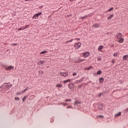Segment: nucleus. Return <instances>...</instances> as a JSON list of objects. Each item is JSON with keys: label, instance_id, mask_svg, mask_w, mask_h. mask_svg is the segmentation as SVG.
Wrapping results in <instances>:
<instances>
[{"label": "nucleus", "instance_id": "9d476101", "mask_svg": "<svg viewBox=\"0 0 128 128\" xmlns=\"http://www.w3.org/2000/svg\"><path fill=\"white\" fill-rule=\"evenodd\" d=\"M44 64V60H40L38 62V66H41V64Z\"/></svg>", "mask_w": 128, "mask_h": 128}, {"label": "nucleus", "instance_id": "37998d69", "mask_svg": "<svg viewBox=\"0 0 128 128\" xmlns=\"http://www.w3.org/2000/svg\"><path fill=\"white\" fill-rule=\"evenodd\" d=\"M112 64H114V60H112Z\"/></svg>", "mask_w": 128, "mask_h": 128}, {"label": "nucleus", "instance_id": "72a5a7b5", "mask_svg": "<svg viewBox=\"0 0 128 128\" xmlns=\"http://www.w3.org/2000/svg\"><path fill=\"white\" fill-rule=\"evenodd\" d=\"M29 26L28 25H26L25 26H24V30H26V28H28Z\"/></svg>", "mask_w": 128, "mask_h": 128}, {"label": "nucleus", "instance_id": "8fccbe9b", "mask_svg": "<svg viewBox=\"0 0 128 128\" xmlns=\"http://www.w3.org/2000/svg\"><path fill=\"white\" fill-rule=\"evenodd\" d=\"M26 0V2H30V0Z\"/></svg>", "mask_w": 128, "mask_h": 128}, {"label": "nucleus", "instance_id": "f257e3e1", "mask_svg": "<svg viewBox=\"0 0 128 128\" xmlns=\"http://www.w3.org/2000/svg\"><path fill=\"white\" fill-rule=\"evenodd\" d=\"M10 88V85L6 84V82H4L2 86H0V90H9Z\"/></svg>", "mask_w": 128, "mask_h": 128}, {"label": "nucleus", "instance_id": "13d9d810", "mask_svg": "<svg viewBox=\"0 0 128 128\" xmlns=\"http://www.w3.org/2000/svg\"><path fill=\"white\" fill-rule=\"evenodd\" d=\"M111 46H112V45H111Z\"/></svg>", "mask_w": 128, "mask_h": 128}, {"label": "nucleus", "instance_id": "9b49d317", "mask_svg": "<svg viewBox=\"0 0 128 128\" xmlns=\"http://www.w3.org/2000/svg\"><path fill=\"white\" fill-rule=\"evenodd\" d=\"M92 28H100V24H94L92 26Z\"/></svg>", "mask_w": 128, "mask_h": 128}, {"label": "nucleus", "instance_id": "393cba45", "mask_svg": "<svg viewBox=\"0 0 128 128\" xmlns=\"http://www.w3.org/2000/svg\"><path fill=\"white\" fill-rule=\"evenodd\" d=\"M48 52L47 51L44 50L40 52V54H44Z\"/></svg>", "mask_w": 128, "mask_h": 128}, {"label": "nucleus", "instance_id": "c03bdc74", "mask_svg": "<svg viewBox=\"0 0 128 128\" xmlns=\"http://www.w3.org/2000/svg\"><path fill=\"white\" fill-rule=\"evenodd\" d=\"M9 86H10V88H12V84H10L9 85Z\"/></svg>", "mask_w": 128, "mask_h": 128}, {"label": "nucleus", "instance_id": "603ef678", "mask_svg": "<svg viewBox=\"0 0 128 128\" xmlns=\"http://www.w3.org/2000/svg\"><path fill=\"white\" fill-rule=\"evenodd\" d=\"M10 82H6V84H9Z\"/></svg>", "mask_w": 128, "mask_h": 128}, {"label": "nucleus", "instance_id": "4468645a", "mask_svg": "<svg viewBox=\"0 0 128 128\" xmlns=\"http://www.w3.org/2000/svg\"><path fill=\"white\" fill-rule=\"evenodd\" d=\"M124 42V38H120V40H118V42L120 44H122Z\"/></svg>", "mask_w": 128, "mask_h": 128}, {"label": "nucleus", "instance_id": "6ab92c4d", "mask_svg": "<svg viewBox=\"0 0 128 128\" xmlns=\"http://www.w3.org/2000/svg\"><path fill=\"white\" fill-rule=\"evenodd\" d=\"M84 60H86V59H83V60H78V62H76L77 64H80V62H84Z\"/></svg>", "mask_w": 128, "mask_h": 128}, {"label": "nucleus", "instance_id": "5701e85b", "mask_svg": "<svg viewBox=\"0 0 128 128\" xmlns=\"http://www.w3.org/2000/svg\"><path fill=\"white\" fill-rule=\"evenodd\" d=\"M80 104V102H78V101H76L74 102V106H78V104Z\"/></svg>", "mask_w": 128, "mask_h": 128}, {"label": "nucleus", "instance_id": "473e14b6", "mask_svg": "<svg viewBox=\"0 0 128 128\" xmlns=\"http://www.w3.org/2000/svg\"><path fill=\"white\" fill-rule=\"evenodd\" d=\"M66 102H72V99H69V100H65Z\"/></svg>", "mask_w": 128, "mask_h": 128}, {"label": "nucleus", "instance_id": "3c124183", "mask_svg": "<svg viewBox=\"0 0 128 128\" xmlns=\"http://www.w3.org/2000/svg\"><path fill=\"white\" fill-rule=\"evenodd\" d=\"M18 44H14V46H16Z\"/></svg>", "mask_w": 128, "mask_h": 128}, {"label": "nucleus", "instance_id": "ddd939ff", "mask_svg": "<svg viewBox=\"0 0 128 128\" xmlns=\"http://www.w3.org/2000/svg\"><path fill=\"white\" fill-rule=\"evenodd\" d=\"M102 48H104V46L100 45L98 48V50L100 52V50H102Z\"/></svg>", "mask_w": 128, "mask_h": 128}, {"label": "nucleus", "instance_id": "a211bd4d", "mask_svg": "<svg viewBox=\"0 0 128 128\" xmlns=\"http://www.w3.org/2000/svg\"><path fill=\"white\" fill-rule=\"evenodd\" d=\"M92 68H94V67H92V66H90V67L85 68V70H92Z\"/></svg>", "mask_w": 128, "mask_h": 128}, {"label": "nucleus", "instance_id": "6e6552de", "mask_svg": "<svg viewBox=\"0 0 128 128\" xmlns=\"http://www.w3.org/2000/svg\"><path fill=\"white\" fill-rule=\"evenodd\" d=\"M84 80V78H82L79 80H76L74 82V84H80V82H82Z\"/></svg>", "mask_w": 128, "mask_h": 128}, {"label": "nucleus", "instance_id": "49530a36", "mask_svg": "<svg viewBox=\"0 0 128 128\" xmlns=\"http://www.w3.org/2000/svg\"><path fill=\"white\" fill-rule=\"evenodd\" d=\"M93 74H94V76H96V74H96V72H94Z\"/></svg>", "mask_w": 128, "mask_h": 128}, {"label": "nucleus", "instance_id": "aec40b11", "mask_svg": "<svg viewBox=\"0 0 128 128\" xmlns=\"http://www.w3.org/2000/svg\"><path fill=\"white\" fill-rule=\"evenodd\" d=\"M114 7H112L111 8H110L109 10H108L106 12H112V10H114Z\"/></svg>", "mask_w": 128, "mask_h": 128}, {"label": "nucleus", "instance_id": "1a4fd4ad", "mask_svg": "<svg viewBox=\"0 0 128 128\" xmlns=\"http://www.w3.org/2000/svg\"><path fill=\"white\" fill-rule=\"evenodd\" d=\"M14 66H10L6 68V70H14Z\"/></svg>", "mask_w": 128, "mask_h": 128}, {"label": "nucleus", "instance_id": "864d4df0", "mask_svg": "<svg viewBox=\"0 0 128 128\" xmlns=\"http://www.w3.org/2000/svg\"><path fill=\"white\" fill-rule=\"evenodd\" d=\"M65 106H68V104H65Z\"/></svg>", "mask_w": 128, "mask_h": 128}, {"label": "nucleus", "instance_id": "39448f33", "mask_svg": "<svg viewBox=\"0 0 128 128\" xmlns=\"http://www.w3.org/2000/svg\"><path fill=\"white\" fill-rule=\"evenodd\" d=\"M68 88L69 90H72L74 88V83H70L68 85Z\"/></svg>", "mask_w": 128, "mask_h": 128}, {"label": "nucleus", "instance_id": "7c9ffc66", "mask_svg": "<svg viewBox=\"0 0 128 128\" xmlns=\"http://www.w3.org/2000/svg\"><path fill=\"white\" fill-rule=\"evenodd\" d=\"M72 40H74L72 39L70 40H68L66 42V44H68V42H72Z\"/></svg>", "mask_w": 128, "mask_h": 128}, {"label": "nucleus", "instance_id": "c9c22d12", "mask_svg": "<svg viewBox=\"0 0 128 128\" xmlns=\"http://www.w3.org/2000/svg\"><path fill=\"white\" fill-rule=\"evenodd\" d=\"M114 56H118V53H114Z\"/></svg>", "mask_w": 128, "mask_h": 128}, {"label": "nucleus", "instance_id": "a19ab883", "mask_svg": "<svg viewBox=\"0 0 128 128\" xmlns=\"http://www.w3.org/2000/svg\"><path fill=\"white\" fill-rule=\"evenodd\" d=\"M20 92H18L16 94V96H20Z\"/></svg>", "mask_w": 128, "mask_h": 128}, {"label": "nucleus", "instance_id": "5fc2aeb1", "mask_svg": "<svg viewBox=\"0 0 128 128\" xmlns=\"http://www.w3.org/2000/svg\"><path fill=\"white\" fill-rule=\"evenodd\" d=\"M126 90H128V88H126Z\"/></svg>", "mask_w": 128, "mask_h": 128}, {"label": "nucleus", "instance_id": "423d86ee", "mask_svg": "<svg viewBox=\"0 0 128 128\" xmlns=\"http://www.w3.org/2000/svg\"><path fill=\"white\" fill-rule=\"evenodd\" d=\"M42 12H40L39 13H37L36 14H34L33 16H32V18H38V16H40V14H42Z\"/></svg>", "mask_w": 128, "mask_h": 128}, {"label": "nucleus", "instance_id": "412c9836", "mask_svg": "<svg viewBox=\"0 0 128 128\" xmlns=\"http://www.w3.org/2000/svg\"><path fill=\"white\" fill-rule=\"evenodd\" d=\"M128 58V55H125L123 56V60H126V58Z\"/></svg>", "mask_w": 128, "mask_h": 128}, {"label": "nucleus", "instance_id": "0eeeda50", "mask_svg": "<svg viewBox=\"0 0 128 128\" xmlns=\"http://www.w3.org/2000/svg\"><path fill=\"white\" fill-rule=\"evenodd\" d=\"M60 76H68V72H60Z\"/></svg>", "mask_w": 128, "mask_h": 128}, {"label": "nucleus", "instance_id": "58836bf2", "mask_svg": "<svg viewBox=\"0 0 128 128\" xmlns=\"http://www.w3.org/2000/svg\"><path fill=\"white\" fill-rule=\"evenodd\" d=\"M98 118H104V116L98 115Z\"/></svg>", "mask_w": 128, "mask_h": 128}, {"label": "nucleus", "instance_id": "e433bc0d", "mask_svg": "<svg viewBox=\"0 0 128 128\" xmlns=\"http://www.w3.org/2000/svg\"><path fill=\"white\" fill-rule=\"evenodd\" d=\"M98 62H100L102 60V58H98Z\"/></svg>", "mask_w": 128, "mask_h": 128}, {"label": "nucleus", "instance_id": "6e6d98bb", "mask_svg": "<svg viewBox=\"0 0 128 128\" xmlns=\"http://www.w3.org/2000/svg\"><path fill=\"white\" fill-rule=\"evenodd\" d=\"M82 18H84V17H82Z\"/></svg>", "mask_w": 128, "mask_h": 128}, {"label": "nucleus", "instance_id": "2eb2a0df", "mask_svg": "<svg viewBox=\"0 0 128 128\" xmlns=\"http://www.w3.org/2000/svg\"><path fill=\"white\" fill-rule=\"evenodd\" d=\"M104 79L102 78H99V82L100 84H102L104 82Z\"/></svg>", "mask_w": 128, "mask_h": 128}, {"label": "nucleus", "instance_id": "2f4dec72", "mask_svg": "<svg viewBox=\"0 0 128 128\" xmlns=\"http://www.w3.org/2000/svg\"><path fill=\"white\" fill-rule=\"evenodd\" d=\"M28 89V88H27L24 89V90L22 91V92H26V90Z\"/></svg>", "mask_w": 128, "mask_h": 128}, {"label": "nucleus", "instance_id": "4c0bfd02", "mask_svg": "<svg viewBox=\"0 0 128 128\" xmlns=\"http://www.w3.org/2000/svg\"><path fill=\"white\" fill-rule=\"evenodd\" d=\"M72 76H76V72L73 73Z\"/></svg>", "mask_w": 128, "mask_h": 128}, {"label": "nucleus", "instance_id": "bb28decb", "mask_svg": "<svg viewBox=\"0 0 128 128\" xmlns=\"http://www.w3.org/2000/svg\"><path fill=\"white\" fill-rule=\"evenodd\" d=\"M24 30V26H22L21 28H19L18 29V31H20V30Z\"/></svg>", "mask_w": 128, "mask_h": 128}, {"label": "nucleus", "instance_id": "20e7f679", "mask_svg": "<svg viewBox=\"0 0 128 128\" xmlns=\"http://www.w3.org/2000/svg\"><path fill=\"white\" fill-rule=\"evenodd\" d=\"M82 54L84 58H86L88 57V56H90V53L89 52H84L83 53H82Z\"/></svg>", "mask_w": 128, "mask_h": 128}, {"label": "nucleus", "instance_id": "4be33fe9", "mask_svg": "<svg viewBox=\"0 0 128 128\" xmlns=\"http://www.w3.org/2000/svg\"><path fill=\"white\" fill-rule=\"evenodd\" d=\"M96 74H97L100 76L102 74V72L100 70H99L97 72Z\"/></svg>", "mask_w": 128, "mask_h": 128}, {"label": "nucleus", "instance_id": "c756f323", "mask_svg": "<svg viewBox=\"0 0 128 128\" xmlns=\"http://www.w3.org/2000/svg\"><path fill=\"white\" fill-rule=\"evenodd\" d=\"M14 100H20V97H15Z\"/></svg>", "mask_w": 128, "mask_h": 128}, {"label": "nucleus", "instance_id": "09e8293b", "mask_svg": "<svg viewBox=\"0 0 128 128\" xmlns=\"http://www.w3.org/2000/svg\"><path fill=\"white\" fill-rule=\"evenodd\" d=\"M76 40H80V38H77Z\"/></svg>", "mask_w": 128, "mask_h": 128}, {"label": "nucleus", "instance_id": "f704fd0d", "mask_svg": "<svg viewBox=\"0 0 128 128\" xmlns=\"http://www.w3.org/2000/svg\"><path fill=\"white\" fill-rule=\"evenodd\" d=\"M102 94H104V93H100V94L98 96L100 98V96H102Z\"/></svg>", "mask_w": 128, "mask_h": 128}, {"label": "nucleus", "instance_id": "b1692460", "mask_svg": "<svg viewBox=\"0 0 128 128\" xmlns=\"http://www.w3.org/2000/svg\"><path fill=\"white\" fill-rule=\"evenodd\" d=\"M114 16V14H111L108 18V20H112V17Z\"/></svg>", "mask_w": 128, "mask_h": 128}, {"label": "nucleus", "instance_id": "a878e982", "mask_svg": "<svg viewBox=\"0 0 128 128\" xmlns=\"http://www.w3.org/2000/svg\"><path fill=\"white\" fill-rule=\"evenodd\" d=\"M56 88H62V84H58L56 85Z\"/></svg>", "mask_w": 128, "mask_h": 128}, {"label": "nucleus", "instance_id": "7ed1b4c3", "mask_svg": "<svg viewBox=\"0 0 128 128\" xmlns=\"http://www.w3.org/2000/svg\"><path fill=\"white\" fill-rule=\"evenodd\" d=\"M104 108H105L103 104H98V110H104Z\"/></svg>", "mask_w": 128, "mask_h": 128}, {"label": "nucleus", "instance_id": "de8ad7c7", "mask_svg": "<svg viewBox=\"0 0 128 128\" xmlns=\"http://www.w3.org/2000/svg\"><path fill=\"white\" fill-rule=\"evenodd\" d=\"M50 122H54V119H51Z\"/></svg>", "mask_w": 128, "mask_h": 128}, {"label": "nucleus", "instance_id": "4d7b16f0", "mask_svg": "<svg viewBox=\"0 0 128 128\" xmlns=\"http://www.w3.org/2000/svg\"><path fill=\"white\" fill-rule=\"evenodd\" d=\"M72 0H70V2H72Z\"/></svg>", "mask_w": 128, "mask_h": 128}, {"label": "nucleus", "instance_id": "79ce46f5", "mask_svg": "<svg viewBox=\"0 0 128 128\" xmlns=\"http://www.w3.org/2000/svg\"><path fill=\"white\" fill-rule=\"evenodd\" d=\"M78 86H78L79 88H82V84H81L80 86V85H78Z\"/></svg>", "mask_w": 128, "mask_h": 128}, {"label": "nucleus", "instance_id": "f8f14e48", "mask_svg": "<svg viewBox=\"0 0 128 128\" xmlns=\"http://www.w3.org/2000/svg\"><path fill=\"white\" fill-rule=\"evenodd\" d=\"M116 36L119 38H122V33H119L116 35Z\"/></svg>", "mask_w": 128, "mask_h": 128}, {"label": "nucleus", "instance_id": "a18cd8bd", "mask_svg": "<svg viewBox=\"0 0 128 128\" xmlns=\"http://www.w3.org/2000/svg\"><path fill=\"white\" fill-rule=\"evenodd\" d=\"M125 111L126 112H128V108H126Z\"/></svg>", "mask_w": 128, "mask_h": 128}, {"label": "nucleus", "instance_id": "f3484780", "mask_svg": "<svg viewBox=\"0 0 128 128\" xmlns=\"http://www.w3.org/2000/svg\"><path fill=\"white\" fill-rule=\"evenodd\" d=\"M63 82H64V84H66L68 82H70V79H68V80H65L63 81Z\"/></svg>", "mask_w": 128, "mask_h": 128}, {"label": "nucleus", "instance_id": "dca6fc26", "mask_svg": "<svg viewBox=\"0 0 128 128\" xmlns=\"http://www.w3.org/2000/svg\"><path fill=\"white\" fill-rule=\"evenodd\" d=\"M122 116V112H119L118 114H115V118H118V116Z\"/></svg>", "mask_w": 128, "mask_h": 128}, {"label": "nucleus", "instance_id": "cd10ccee", "mask_svg": "<svg viewBox=\"0 0 128 128\" xmlns=\"http://www.w3.org/2000/svg\"><path fill=\"white\" fill-rule=\"evenodd\" d=\"M26 96H24L23 98H22V102H24V100H26Z\"/></svg>", "mask_w": 128, "mask_h": 128}, {"label": "nucleus", "instance_id": "f03ea898", "mask_svg": "<svg viewBox=\"0 0 128 128\" xmlns=\"http://www.w3.org/2000/svg\"><path fill=\"white\" fill-rule=\"evenodd\" d=\"M82 46V43L80 42H76L74 44V48L76 50H78Z\"/></svg>", "mask_w": 128, "mask_h": 128}, {"label": "nucleus", "instance_id": "c85d7f7f", "mask_svg": "<svg viewBox=\"0 0 128 128\" xmlns=\"http://www.w3.org/2000/svg\"><path fill=\"white\" fill-rule=\"evenodd\" d=\"M39 74H44V71L40 70L39 71Z\"/></svg>", "mask_w": 128, "mask_h": 128}, {"label": "nucleus", "instance_id": "ea45409f", "mask_svg": "<svg viewBox=\"0 0 128 128\" xmlns=\"http://www.w3.org/2000/svg\"><path fill=\"white\" fill-rule=\"evenodd\" d=\"M67 108H72V106H68Z\"/></svg>", "mask_w": 128, "mask_h": 128}]
</instances>
